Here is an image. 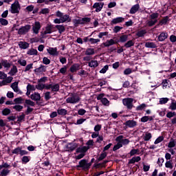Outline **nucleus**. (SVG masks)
<instances>
[{
    "mask_svg": "<svg viewBox=\"0 0 176 176\" xmlns=\"http://www.w3.org/2000/svg\"><path fill=\"white\" fill-rule=\"evenodd\" d=\"M159 18V13L157 12H154L150 15V19L151 20H157Z\"/></svg>",
    "mask_w": 176,
    "mask_h": 176,
    "instance_id": "obj_48",
    "label": "nucleus"
},
{
    "mask_svg": "<svg viewBox=\"0 0 176 176\" xmlns=\"http://www.w3.org/2000/svg\"><path fill=\"white\" fill-rule=\"evenodd\" d=\"M57 113H58V115L64 116V115H67V109H60L59 108L57 110Z\"/></svg>",
    "mask_w": 176,
    "mask_h": 176,
    "instance_id": "obj_40",
    "label": "nucleus"
},
{
    "mask_svg": "<svg viewBox=\"0 0 176 176\" xmlns=\"http://www.w3.org/2000/svg\"><path fill=\"white\" fill-rule=\"evenodd\" d=\"M52 91L54 92H57L60 90V84H52V87H51Z\"/></svg>",
    "mask_w": 176,
    "mask_h": 176,
    "instance_id": "obj_31",
    "label": "nucleus"
},
{
    "mask_svg": "<svg viewBox=\"0 0 176 176\" xmlns=\"http://www.w3.org/2000/svg\"><path fill=\"white\" fill-rule=\"evenodd\" d=\"M168 98H160V104H161V105L167 104V102H168Z\"/></svg>",
    "mask_w": 176,
    "mask_h": 176,
    "instance_id": "obj_51",
    "label": "nucleus"
},
{
    "mask_svg": "<svg viewBox=\"0 0 176 176\" xmlns=\"http://www.w3.org/2000/svg\"><path fill=\"white\" fill-rule=\"evenodd\" d=\"M86 148H87V151L90 149V148H92V146H94V142L91 140H89L87 143H86Z\"/></svg>",
    "mask_w": 176,
    "mask_h": 176,
    "instance_id": "obj_39",
    "label": "nucleus"
},
{
    "mask_svg": "<svg viewBox=\"0 0 176 176\" xmlns=\"http://www.w3.org/2000/svg\"><path fill=\"white\" fill-rule=\"evenodd\" d=\"M135 43L133 40H130L129 41H127L125 44H124V47H126V49H129V47H131V46H134Z\"/></svg>",
    "mask_w": 176,
    "mask_h": 176,
    "instance_id": "obj_35",
    "label": "nucleus"
},
{
    "mask_svg": "<svg viewBox=\"0 0 176 176\" xmlns=\"http://www.w3.org/2000/svg\"><path fill=\"white\" fill-rule=\"evenodd\" d=\"M140 10V4H135L131 7L129 10L130 14H135Z\"/></svg>",
    "mask_w": 176,
    "mask_h": 176,
    "instance_id": "obj_14",
    "label": "nucleus"
},
{
    "mask_svg": "<svg viewBox=\"0 0 176 176\" xmlns=\"http://www.w3.org/2000/svg\"><path fill=\"white\" fill-rule=\"evenodd\" d=\"M94 54H96L94 48H87L85 50V56H94Z\"/></svg>",
    "mask_w": 176,
    "mask_h": 176,
    "instance_id": "obj_24",
    "label": "nucleus"
},
{
    "mask_svg": "<svg viewBox=\"0 0 176 176\" xmlns=\"http://www.w3.org/2000/svg\"><path fill=\"white\" fill-rule=\"evenodd\" d=\"M21 151V147H18V148H14V149L12 151V153H13L14 155H20Z\"/></svg>",
    "mask_w": 176,
    "mask_h": 176,
    "instance_id": "obj_59",
    "label": "nucleus"
},
{
    "mask_svg": "<svg viewBox=\"0 0 176 176\" xmlns=\"http://www.w3.org/2000/svg\"><path fill=\"white\" fill-rule=\"evenodd\" d=\"M67 151H74L75 150V146L73 145L72 144H67Z\"/></svg>",
    "mask_w": 176,
    "mask_h": 176,
    "instance_id": "obj_63",
    "label": "nucleus"
},
{
    "mask_svg": "<svg viewBox=\"0 0 176 176\" xmlns=\"http://www.w3.org/2000/svg\"><path fill=\"white\" fill-rule=\"evenodd\" d=\"M55 28L58 30L59 34H63V32H65V26H64V25H55Z\"/></svg>",
    "mask_w": 176,
    "mask_h": 176,
    "instance_id": "obj_25",
    "label": "nucleus"
},
{
    "mask_svg": "<svg viewBox=\"0 0 176 176\" xmlns=\"http://www.w3.org/2000/svg\"><path fill=\"white\" fill-rule=\"evenodd\" d=\"M12 80H13V77L9 76L3 81V83L4 85H8V83H11Z\"/></svg>",
    "mask_w": 176,
    "mask_h": 176,
    "instance_id": "obj_58",
    "label": "nucleus"
},
{
    "mask_svg": "<svg viewBox=\"0 0 176 176\" xmlns=\"http://www.w3.org/2000/svg\"><path fill=\"white\" fill-rule=\"evenodd\" d=\"M91 166V163H87L86 160H82L79 162L77 167H80L82 170H89Z\"/></svg>",
    "mask_w": 176,
    "mask_h": 176,
    "instance_id": "obj_6",
    "label": "nucleus"
},
{
    "mask_svg": "<svg viewBox=\"0 0 176 176\" xmlns=\"http://www.w3.org/2000/svg\"><path fill=\"white\" fill-rule=\"evenodd\" d=\"M127 39H129V36L124 34L122 35L120 37V42L124 43V42H127Z\"/></svg>",
    "mask_w": 176,
    "mask_h": 176,
    "instance_id": "obj_43",
    "label": "nucleus"
},
{
    "mask_svg": "<svg viewBox=\"0 0 176 176\" xmlns=\"http://www.w3.org/2000/svg\"><path fill=\"white\" fill-rule=\"evenodd\" d=\"M80 101L79 96L75 94H72L67 99L66 102L67 104H78Z\"/></svg>",
    "mask_w": 176,
    "mask_h": 176,
    "instance_id": "obj_3",
    "label": "nucleus"
},
{
    "mask_svg": "<svg viewBox=\"0 0 176 176\" xmlns=\"http://www.w3.org/2000/svg\"><path fill=\"white\" fill-rule=\"evenodd\" d=\"M91 20V19L89 17L81 18V21L82 24H85V23H90Z\"/></svg>",
    "mask_w": 176,
    "mask_h": 176,
    "instance_id": "obj_61",
    "label": "nucleus"
},
{
    "mask_svg": "<svg viewBox=\"0 0 176 176\" xmlns=\"http://www.w3.org/2000/svg\"><path fill=\"white\" fill-rule=\"evenodd\" d=\"M18 64H20L22 67H25V65H27V60L24 59H19Z\"/></svg>",
    "mask_w": 176,
    "mask_h": 176,
    "instance_id": "obj_55",
    "label": "nucleus"
},
{
    "mask_svg": "<svg viewBox=\"0 0 176 176\" xmlns=\"http://www.w3.org/2000/svg\"><path fill=\"white\" fill-rule=\"evenodd\" d=\"M79 68H80V65L78 63L74 64L70 67V72H76V71H78Z\"/></svg>",
    "mask_w": 176,
    "mask_h": 176,
    "instance_id": "obj_26",
    "label": "nucleus"
},
{
    "mask_svg": "<svg viewBox=\"0 0 176 176\" xmlns=\"http://www.w3.org/2000/svg\"><path fill=\"white\" fill-rule=\"evenodd\" d=\"M10 174V170L4 168L0 172V176H8Z\"/></svg>",
    "mask_w": 176,
    "mask_h": 176,
    "instance_id": "obj_34",
    "label": "nucleus"
},
{
    "mask_svg": "<svg viewBox=\"0 0 176 176\" xmlns=\"http://www.w3.org/2000/svg\"><path fill=\"white\" fill-rule=\"evenodd\" d=\"M94 9H96V12L98 13L99 12H101L102 8H104V3H95L94 6H92Z\"/></svg>",
    "mask_w": 176,
    "mask_h": 176,
    "instance_id": "obj_13",
    "label": "nucleus"
},
{
    "mask_svg": "<svg viewBox=\"0 0 176 176\" xmlns=\"http://www.w3.org/2000/svg\"><path fill=\"white\" fill-rule=\"evenodd\" d=\"M162 141H164V137L160 136L155 140L154 144L155 145H157V144H160V142H162Z\"/></svg>",
    "mask_w": 176,
    "mask_h": 176,
    "instance_id": "obj_45",
    "label": "nucleus"
},
{
    "mask_svg": "<svg viewBox=\"0 0 176 176\" xmlns=\"http://www.w3.org/2000/svg\"><path fill=\"white\" fill-rule=\"evenodd\" d=\"M47 52L50 56H58L60 54V52L57 51V47H49L47 49Z\"/></svg>",
    "mask_w": 176,
    "mask_h": 176,
    "instance_id": "obj_10",
    "label": "nucleus"
},
{
    "mask_svg": "<svg viewBox=\"0 0 176 176\" xmlns=\"http://www.w3.org/2000/svg\"><path fill=\"white\" fill-rule=\"evenodd\" d=\"M145 47H147L148 49H156V43L153 42H146L145 43Z\"/></svg>",
    "mask_w": 176,
    "mask_h": 176,
    "instance_id": "obj_27",
    "label": "nucleus"
},
{
    "mask_svg": "<svg viewBox=\"0 0 176 176\" xmlns=\"http://www.w3.org/2000/svg\"><path fill=\"white\" fill-rule=\"evenodd\" d=\"M56 16L58 18H56L54 20V24H61L63 23H69L71 21V18L68 14H64V13L61 12L60 10H58L56 12Z\"/></svg>",
    "mask_w": 176,
    "mask_h": 176,
    "instance_id": "obj_1",
    "label": "nucleus"
},
{
    "mask_svg": "<svg viewBox=\"0 0 176 176\" xmlns=\"http://www.w3.org/2000/svg\"><path fill=\"white\" fill-rule=\"evenodd\" d=\"M134 99L131 98H124L122 100L123 104L126 107L127 109H133V102Z\"/></svg>",
    "mask_w": 176,
    "mask_h": 176,
    "instance_id": "obj_5",
    "label": "nucleus"
},
{
    "mask_svg": "<svg viewBox=\"0 0 176 176\" xmlns=\"http://www.w3.org/2000/svg\"><path fill=\"white\" fill-rule=\"evenodd\" d=\"M113 45H116V42L112 38L107 40L105 43H103V46H104V47H109V46H112Z\"/></svg>",
    "mask_w": 176,
    "mask_h": 176,
    "instance_id": "obj_17",
    "label": "nucleus"
},
{
    "mask_svg": "<svg viewBox=\"0 0 176 176\" xmlns=\"http://www.w3.org/2000/svg\"><path fill=\"white\" fill-rule=\"evenodd\" d=\"M19 46L21 49H28L30 47V43L25 42V41H20L19 43Z\"/></svg>",
    "mask_w": 176,
    "mask_h": 176,
    "instance_id": "obj_21",
    "label": "nucleus"
},
{
    "mask_svg": "<svg viewBox=\"0 0 176 176\" xmlns=\"http://www.w3.org/2000/svg\"><path fill=\"white\" fill-rule=\"evenodd\" d=\"M30 98L33 101H40L41 100V94L38 92H34L30 95Z\"/></svg>",
    "mask_w": 176,
    "mask_h": 176,
    "instance_id": "obj_15",
    "label": "nucleus"
},
{
    "mask_svg": "<svg viewBox=\"0 0 176 176\" xmlns=\"http://www.w3.org/2000/svg\"><path fill=\"white\" fill-rule=\"evenodd\" d=\"M176 145L175 140L174 139H171L168 144V148H174Z\"/></svg>",
    "mask_w": 176,
    "mask_h": 176,
    "instance_id": "obj_47",
    "label": "nucleus"
},
{
    "mask_svg": "<svg viewBox=\"0 0 176 176\" xmlns=\"http://www.w3.org/2000/svg\"><path fill=\"white\" fill-rule=\"evenodd\" d=\"M43 63L45 64V65H49V64H50V59L47 57H44L43 58Z\"/></svg>",
    "mask_w": 176,
    "mask_h": 176,
    "instance_id": "obj_60",
    "label": "nucleus"
},
{
    "mask_svg": "<svg viewBox=\"0 0 176 176\" xmlns=\"http://www.w3.org/2000/svg\"><path fill=\"white\" fill-rule=\"evenodd\" d=\"M35 74H42V72H46V66L41 65L39 67L34 69Z\"/></svg>",
    "mask_w": 176,
    "mask_h": 176,
    "instance_id": "obj_16",
    "label": "nucleus"
},
{
    "mask_svg": "<svg viewBox=\"0 0 176 176\" xmlns=\"http://www.w3.org/2000/svg\"><path fill=\"white\" fill-rule=\"evenodd\" d=\"M171 86V82L170 80H164L162 81V87L163 89H167V87H170Z\"/></svg>",
    "mask_w": 176,
    "mask_h": 176,
    "instance_id": "obj_32",
    "label": "nucleus"
},
{
    "mask_svg": "<svg viewBox=\"0 0 176 176\" xmlns=\"http://www.w3.org/2000/svg\"><path fill=\"white\" fill-rule=\"evenodd\" d=\"M0 24H1V25H8L9 21L3 18H0Z\"/></svg>",
    "mask_w": 176,
    "mask_h": 176,
    "instance_id": "obj_57",
    "label": "nucleus"
},
{
    "mask_svg": "<svg viewBox=\"0 0 176 176\" xmlns=\"http://www.w3.org/2000/svg\"><path fill=\"white\" fill-rule=\"evenodd\" d=\"M156 23H157V20L151 19L147 21L146 24L148 27H153Z\"/></svg>",
    "mask_w": 176,
    "mask_h": 176,
    "instance_id": "obj_38",
    "label": "nucleus"
},
{
    "mask_svg": "<svg viewBox=\"0 0 176 176\" xmlns=\"http://www.w3.org/2000/svg\"><path fill=\"white\" fill-rule=\"evenodd\" d=\"M30 30H31V26L30 25H25L18 30V34L19 35H25Z\"/></svg>",
    "mask_w": 176,
    "mask_h": 176,
    "instance_id": "obj_7",
    "label": "nucleus"
},
{
    "mask_svg": "<svg viewBox=\"0 0 176 176\" xmlns=\"http://www.w3.org/2000/svg\"><path fill=\"white\" fill-rule=\"evenodd\" d=\"M73 23H74V25H76V26L79 24H82V18H76V19H73Z\"/></svg>",
    "mask_w": 176,
    "mask_h": 176,
    "instance_id": "obj_42",
    "label": "nucleus"
},
{
    "mask_svg": "<svg viewBox=\"0 0 176 176\" xmlns=\"http://www.w3.org/2000/svg\"><path fill=\"white\" fill-rule=\"evenodd\" d=\"M98 65V61L96 60H91L88 63V66L90 67V68H97Z\"/></svg>",
    "mask_w": 176,
    "mask_h": 176,
    "instance_id": "obj_20",
    "label": "nucleus"
},
{
    "mask_svg": "<svg viewBox=\"0 0 176 176\" xmlns=\"http://www.w3.org/2000/svg\"><path fill=\"white\" fill-rule=\"evenodd\" d=\"M141 160V157L137 156V157H133L132 159L129 160V164H134V163H138Z\"/></svg>",
    "mask_w": 176,
    "mask_h": 176,
    "instance_id": "obj_30",
    "label": "nucleus"
},
{
    "mask_svg": "<svg viewBox=\"0 0 176 176\" xmlns=\"http://www.w3.org/2000/svg\"><path fill=\"white\" fill-rule=\"evenodd\" d=\"M167 36H168V34H167V33L162 32L158 36V41L160 42H163V41H166V39H167Z\"/></svg>",
    "mask_w": 176,
    "mask_h": 176,
    "instance_id": "obj_23",
    "label": "nucleus"
},
{
    "mask_svg": "<svg viewBox=\"0 0 176 176\" xmlns=\"http://www.w3.org/2000/svg\"><path fill=\"white\" fill-rule=\"evenodd\" d=\"M53 32V25L47 24L43 32V34L47 35L48 34H52Z\"/></svg>",
    "mask_w": 176,
    "mask_h": 176,
    "instance_id": "obj_11",
    "label": "nucleus"
},
{
    "mask_svg": "<svg viewBox=\"0 0 176 176\" xmlns=\"http://www.w3.org/2000/svg\"><path fill=\"white\" fill-rule=\"evenodd\" d=\"M25 104L26 107H35V102H34L31 100H26L25 101Z\"/></svg>",
    "mask_w": 176,
    "mask_h": 176,
    "instance_id": "obj_41",
    "label": "nucleus"
},
{
    "mask_svg": "<svg viewBox=\"0 0 176 176\" xmlns=\"http://www.w3.org/2000/svg\"><path fill=\"white\" fill-rule=\"evenodd\" d=\"M168 21V16H165L164 19H162L160 21V25H163L167 24V22Z\"/></svg>",
    "mask_w": 176,
    "mask_h": 176,
    "instance_id": "obj_50",
    "label": "nucleus"
},
{
    "mask_svg": "<svg viewBox=\"0 0 176 176\" xmlns=\"http://www.w3.org/2000/svg\"><path fill=\"white\" fill-rule=\"evenodd\" d=\"M76 153H83L84 155H86V152H87V148H86V146L78 147L76 151Z\"/></svg>",
    "mask_w": 176,
    "mask_h": 176,
    "instance_id": "obj_22",
    "label": "nucleus"
},
{
    "mask_svg": "<svg viewBox=\"0 0 176 176\" xmlns=\"http://www.w3.org/2000/svg\"><path fill=\"white\" fill-rule=\"evenodd\" d=\"M30 158L28 156H23L21 159L23 164H27L30 162Z\"/></svg>",
    "mask_w": 176,
    "mask_h": 176,
    "instance_id": "obj_49",
    "label": "nucleus"
},
{
    "mask_svg": "<svg viewBox=\"0 0 176 176\" xmlns=\"http://www.w3.org/2000/svg\"><path fill=\"white\" fill-rule=\"evenodd\" d=\"M101 102L103 105H105V107H109V100H108V99L106 98H103Z\"/></svg>",
    "mask_w": 176,
    "mask_h": 176,
    "instance_id": "obj_54",
    "label": "nucleus"
},
{
    "mask_svg": "<svg viewBox=\"0 0 176 176\" xmlns=\"http://www.w3.org/2000/svg\"><path fill=\"white\" fill-rule=\"evenodd\" d=\"M151 169V165L143 164V171L147 173Z\"/></svg>",
    "mask_w": 176,
    "mask_h": 176,
    "instance_id": "obj_56",
    "label": "nucleus"
},
{
    "mask_svg": "<svg viewBox=\"0 0 176 176\" xmlns=\"http://www.w3.org/2000/svg\"><path fill=\"white\" fill-rule=\"evenodd\" d=\"M19 72V70L17 69V66L12 65V67L11 68L10 71L8 72V75H10L11 76H14Z\"/></svg>",
    "mask_w": 176,
    "mask_h": 176,
    "instance_id": "obj_19",
    "label": "nucleus"
},
{
    "mask_svg": "<svg viewBox=\"0 0 176 176\" xmlns=\"http://www.w3.org/2000/svg\"><path fill=\"white\" fill-rule=\"evenodd\" d=\"M11 87L15 93H19V91H20V89H19V82H13L11 85Z\"/></svg>",
    "mask_w": 176,
    "mask_h": 176,
    "instance_id": "obj_28",
    "label": "nucleus"
},
{
    "mask_svg": "<svg viewBox=\"0 0 176 176\" xmlns=\"http://www.w3.org/2000/svg\"><path fill=\"white\" fill-rule=\"evenodd\" d=\"M107 152L102 151L99 157L98 158V162H101V160H104L105 157H107Z\"/></svg>",
    "mask_w": 176,
    "mask_h": 176,
    "instance_id": "obj_44",
    "label": "nucleus"
},
{
    "mask_svg": "<svg viewBox=\"0 0 176 176\" xmlns=\"http://www.w3.org/2000/svg\"><path fill=\"white\" fill-rule=\"evenodd\" d=\"M100 41H101V40H100L99 38H90L89 39V42H90L91 45H96V44L100 43Z\"/></svg>",
    "mask_w": 176,
    "mask_h": 176,
    "instance_id": "obj_36",
    "label": "nucleus"
},
{
    "mask_svg": "<svg viewBox=\"0 0 176 176\" xmlns=\"http://www.w3.org/2000/svg\"><path fill=\"white\" fill-rule=\"evenodd\" d=\"M116 142H118L113 148V151H118L123 146V145H129L130 144V140L129 139L124 138L123 135H119L116 138Z\"/></svg>",
    "mask_w": 176,
    "mask_h": 176,
    "instance_id": "obj_2",
    "label": "nucleus"
},
{
    "mask_svg": "<svg viewBox=\"0 0 176 176\" xmlns=\"http://www.w3.org/2000/svg\"><path fill=\"white\" fill-rule=\"evenodd\" d=\"M123 21H124V18H123L122 16H119V17L113 19L111 21V25H116V24H119L120 23H123Z\"/></svg>",
    "mask_w": 176,
    "mask_h": 176,
    "instance_id": "obj_12",
    "label": "nucleus"
},
{
    "mask_svg": "<svg viewBox=\"0 0 176 176\" xmlns=\"http://www.w3.org/2000/svg\"><path fill=\"white\" fill-rule=\"evenodd\" d=\"M36 89H37V90H43V89H45V84L38 82L36 85Z\"/></svg>",
    "mask_w": 176,
    "mask_h": 176,
    "instance_id": "obj_52",
    "label": "nucleus"
},
{
    "mask_svg": "<svg viewBox=\"0 0 176 176\" xmlns=\"http://www.w3.org/2000/svg\"><path fill=\"white\" fill-rule=\"evenodd\" d=\"M1 65L6 69H9L12 67V63L8 61V60H2Z\"/></svg>",
    "mask_w": 176,
    "mask_h": 176,
    "instance_id": "obj_18",
    "label": "nucleus"
},
{
    "mask_svg": "<svg viewBox=\"0 0 176 176\" xmlns=\"http://www.w3.org/2000/svg\"><path fill=\"white\" fill-rule=\"evenodd\" d=\"M41 28H42V25H41V22L35 21L34 23L32 25V28L33 34H36V35H37V34H39Z\"/></svg>",
    "mask_w": 176,
    "mask_h": 176,
    "instance_id": "obj_8",
    "label": "nucleus"
},
{
    "mask_svg": "<svg viewBox=\"0 0 176 176\" xmlns=\"http://www.w3.org/2000/svg\"><path fill=\"white\" fill-rule=\"evenodd\" d=\"M109 69V66H108V65L104 66V67L100 71V74H105Z\"/></svg>",
    "mask_w": 176,
    "mask_h": 176,
    "instance_id": "obj_62",
    "label": "nucleus"
},
{
    "mask_svg": "<svg viewBox=\"0 0 176 176\" xmlns=\"http://www.w3.org/2000/svg\"><path fill=\"white\" fill-rule=\"evenodd\" d=\"M124 126L126 127H129V129H133L137 126V121L133 120H129L126 122H124Z\"/></svg>",
    "mask_w": 176,
    "mask_h": 176,
    "instance_id": "obj_9",
    "label": "nucleus"
},
{
    "mask_svg": "<svg viewBox=\"0 0 176 176\" xmlns=\"http://www.w3.org/2000/svg\"><path fill=\"white\" fill-rule=\"evenodd\" d=\"M170 109L172 111H175L176 109V102H172L170 105Z\"/></svg>",
    "mask_w": 176,
    "mask_h": 176,
    "instance_id": "obj_64",
    "label": "nucleus"
},
{
    "mask_svg": "<svg viewBox=\"0 0 176 176\" xmlns=\"http://www.w3.org/2000/svg\"><path fill=\"white\" fill-rule=\"evenodd\" d=\"M165 167L166 168H170V170H173L174 165L173 164L171 160L166 161V162L165 163Z\"/></svg>",
    "mask_w": 176,
    "mask_h": 176,
    "instance_id": "obj_37",
    "label": "nucleus"
},
{
    "mask_svg": "<svg viewBox=\"0 0 176 176\" xmlns=\"http://www.w3.org/2000/svg\"><path fill=\"white\" fill-rule=\"evenodd\" d=\"M26 89H29L30 91H35L36 90V86L28 84Z\"/></svg>",
    "mask_w": 176,
    "mask_h": 176,
    "instance_id": "obj_46",
    "label": "nucleus"
},
{
    "mask_svg": "<svg viewBox=\"0 0 176 176\" xmlns=\"http://www.w3.org/2000/svg\"><path fill=\"white\" fill-rule=\"evenodd\" d=\"M145 34H146V30H142L138 32L137 36H138L139 38H142V36H144V35H145Z\"/></svg>",
    "mask_w": 176,
    "mask_h": 176,
    "instance_id": "obj_53",
    "label": "nucleus"
},
{
    "mask_svg": "<svg viewBox=\"0 0 176 176\" xmlns=\"http://www.w3.org/2000/svg\"><path fill=\"white\" fill-rule=\"evenodd\" d=\"M20 3H19V1H15L10 7V11L12 14H15L16 13H19L20 12Z\"/></svg>",
    "mask_w": 176,
    "mask_h": 176,
    "instance_id": "obj_4",
    "label": "nucleus"
},
{
    "mask_svg": "<svg viewBox=\"0 0 176 176\" xmlns=\"http://www.w3.org/2000/svg\"><path fill=\"white\" fill-rule=\"evenodd\" d=\"M151 138H152V133H151L149 132H145L143 134L144 141H149V140H151Z\"/></svg>",
    "mask_w": 176,
    "mask_h": 176,
    "instance_id": "obj_29",
    "label": "nucleus"
},
{
    "mask_svg": "<svg viewBox=\"0 0 176 176\" xmlns=\"http://www.w3.org/2000/svg\"><path fill=\"white\" fill-rule=\"evenodd\" d=\"M28 56H36L38 54V50L32 48L27 52Z\"/></svg>",
    "mask_w": 176,
    "mask_h": 176,
    "instance_id": "obj_33",
    "label": "nucleus"
}]
</instances>
